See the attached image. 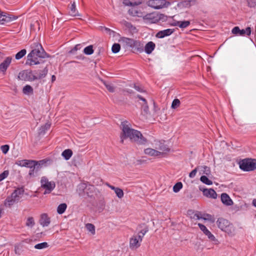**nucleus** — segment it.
Masks as SVG:
<instances>
[{
    "label": "nucleus",
    "instance_id": "obj_54",
    "mask_svg": "<svg viewBox=\"0 0 256 256\" xmlns=\"http://www.w3.org/2000/svg\"><path fill=\"white\" fill-rule=\"evenodd\" d=\"M245 34L244 30H240V32L239 33L240 36H244Z\"/></svg>",
    "mask_w": 256,
    "mask_h": 256
},
{
    "label": "nucleus",
    "instance_id": "obj_24",
    "mask_svg": "<svg viewBox=\"0 0 256 256\" xmlns=\"http://www.w3.org/2000/svg\"><path fill=\"white\" fill-rule=\"evenodd\" d=\"M70 10L69 12V14L71 16H80V14H79V13L76 8V4L74 2L72 4L70 8Z\"/></svg>",
    "mask_w": 256,
    "mask_h": 256
},
{
    "label": "nucleus",
    "instance_id": "obj_4",
    "mask_svg": "<svg viewBox=\"0 0 256 256\" xmlns=\"http://www.w3.org/2000/svg\"><path fill=\"white\" fill-rule=\"evenodd\" d=\"M147 231V230H142L130 238V248L131 249H136L140 246L143 238Z\"/></svg>",
    "mask_w": 256,
    "mask_h": 256
},
{
    "label": "nucleus",
    "instance_id": "obj_29",
    "mask_svg": "<svg viewBox=\"0 0 256 256\" xmlns=\"http://www.w3.org/2000/svg\"><path fill=\"white\" fill-rule=\"evenodd\" d=\"M22 92L26 94H32L33 89L32 87L30 85H26L23 88Z\"/></svg>",
    "mask_w": 256,
    "mask_h": 256
},
{
    "label": "nucleus",
    "instance_id": "obj_50",
    "mask_svg": "<svg viewBox=\"0 0 256 256\" xmlns=\"http://www.w3.org/2000/svg\"><path fill=\"white\" fill-rule=\"evenodd\" d=\"M245 34H246L248 36H250L251 34V29L250 27L247 28L246 30H244Z\"/></svg>",
    "mask_w": 256,
    "mask_h": 256
},
{
    "label": "nucleus",
    "instance_id": "obj_15",
    "mask_svg": "<svg viewBox=\"0 0 256 256\" xmlns=\"http://www.w3.org/2000/svg\"><path fill=\"white\" fill-rule=\"evenodd\" d=\"M39 222L43 227L48 226L50 223V218L46 214H42Z\"/></svg>",
    "mask_w": 256,
    "mask_h": 256
},
{
    "label": "nucleus",
    "instance_id": "obj_55",
    "mask_svg": "<svg viewBox=\"0 0 256 256\" xmlns=\"http://www.w3.org/2000/svg\"><path fill=\"white\" fill-rule=\"evenodd\" d=\"M124 92H128V93H129V94H132V90L128 89V88H126L124 90Z\"/></svg>",
    "mask_w": 256,
    "mask_h": 256
},
{
    "label": "nucleus",
    "instance_id": "obj_44",
    "mask_svg": "<svg viewBox=\"0 0 256 256\" xmlns=\"http://www.w3.org/2000/svg\"><path fill=\"white\" fill-rule=\"evenodd\" d=\"M9 146L8 145H3L1 146L0 150L4 154H6L9 150Z\"/></svg>",
    "mask_w": 256,
    "mask_h": 256
},
{
    "label": "nucleus",
    "instance_id": "obj_14",
    "mask_svg": "<svg viewBox=\"0 0 256 256\" xmlns=\"http://www.w3.org/2000/svg\"><path fill=\"white\" fill-rule=\"evenodd\" d=\"M198 226L200 230L206 236H208L210 240L214 242L218 241L217 239L216 238L214 235L211 233V232L206 228L204 225L199 223L198 224Z\"/></svg>",
    "mask_w": 256,
    "mask_h": 256
},
{
    "label": "nucleus",
    "instance_id": "obj_35",
    "mask_svg": "<svg viewBox=\"0 0 256 256\" xmlns=\"http://www.w3.org/2000/svg\"><path fill=\"white\" fill-rule=\"evenodd\" d=\"M200 181L207 185H211L212 184V182L211 180H209L207 176H202L200 178Z\"/></svg>",
    "mask_w": 256,
    "mask_h": 256
},
{
    "label": "nucleus",
    "instance_id": "obj_40",
    "mask_svg": "<svg viewBox=\"0 0 256 256\" xmlns=\"http://www.w3.org/2000/svg\"><path fill=\"white\" fill-rule=\"evenodd\" d=\"M180 100L178 98H176L172 102V106H171L172 108L175 109L176 108L180 106Z\"/></svg>",
    "mask_w": 256,
    "mask_h": 256
},
{
    "label": "nucleus",
    "instance_id": "obj_62",
    "mask_svg": "<svg viewBox=\"0 0 256 256\" xmlns=\"http://www.w3.org/2000/svg\"><path fill=\"white\" fill-rule=\"evenodd\" d=\"M196 217L198 218V219H200V218L199 217V216H198V215L196 216Z\"/></svg>",
    "mask_w": 256,
    "mask_h": 256
},
{
    "label": "nucleus",
    "instance_id": "obj_49",
    "mask_svg": "<svg viewBox=\"0 0 256 256\" xmlns=\"http://www.w3.org/2000/svg\"><path fill=\"white\" fill-rule=\"evenodd\" d=\"M204 220H208L212 222H214V218L210 214H207L206 218H204Z\"/></svg>",
    "mask_w": 256,
    "mask_h": 256
},
{
    "label": "nucleus",
    "instance_id": "obj_17",
    "mask_svg": "<svg viewBox=\"0 0 256 256\" xmlns=\"http://www.w3.org/2000/svg\"><path fill=\"white\" fill-rule=\"evenodd\" d=\"M48 70L46 68L42 70H39L34 72L35 80H40L42 78H44L47 74Z\"/></svg>",
    "mask_w": 256,
    "mask_h": 256
},
{
    "label": "nucleus",
    "instance_id": "obj_46",
    "mask_svg": "<svg viewBox=\"0 0 256 256\" xmlns=\"http://www.w3.org/2000/svg\"><path fill=\"white\" fill-rule=\"evenodd\" d=\"M198 170V167L196 168L194 170H193L189 174V177L190 178H194L197 172V170Z\"/></svg>",
    "mask_w": 256,
    "mask_h": 256
},
{
    "label": "nucleus",
    "instance_id": "obj_9",
    "mask_svg": "<svg viewBox=\"0 0 256 256\" xmlns=\"http://www.w3.org/2000/svg\"><path fill=\"white\" fill-rule=\"evenodd\" d=\"M18 18L17 16L2 12L0 10V24H5L16 20Z\"/></svg>",
    "mask_w": 256,
    "mask_h": 256
},
{
    "label": "nucleus",
    "instance_id": "obj_53",
    "mask_svg": "<svg viewBox=\"0 0 256 256\" xmlns=\"http://www.w3.org/2000/svg\"><path fill=\"white\" fill-rule=\"evenodd\" d=\"M138 98L139 99H140V100H142V101L144 102V104H146V100L145 98H143L142 97V96H140V95H138Z\"/></svg>",
    "mask_w": 256,
    "mask_h": 256
},
{
    "label": "nucleus",
    "instance_id": "obj_5",
    "mask_svg": "<svg viewBox=\"0 0 256 256\" xmlns=\"http://www.w3.org/2000/svg\"><path fill=\"white\" fill-rule=\"evenodd\" d=\"M121 42L126 46L138 51L142 50L143 48V44L140 41L134 39L124 37L122 38Z\"/></svg>",
    "mask_w": 256,
    "mask_h": 256
},
{
    "label": "nucleus",
    "instance_id": "obj_16",
    "mask_svg": "<svg viewBox=\"0 0 256 256\" xmlns=\"http://www.w3.org/2000/svg\"><path fill=\"white\" fill-rule=\"evenodd\" d=\"M220 199L222 204L226 206H231L234 204L232 200L226 193L222 194Z\"/></svg>",
    "mask_w": 256,
    "mask_h": 256
},
{
    "label": "nucleus",
    "instance_id": "obj_6",
    "mask_svg": "<svg viewBox=\"0 0 256 256\" xmlns=\"http://www.w3.org/2000/svg\"><path fill=\"white\" fill-rule=\"evenodd\" d=\"M240 168L244 171H252L256 169V160L248 158L242 160Z\"/></svg>",
    "mask_w": 256,
    "mask_h": 256
},
{
    "label": "nucleus",
    "instance_id": "obj_22",
    "mask_svg": "<svg viewBox=\"0 0 256 256\" xmlns=\"http://www.w3.org/2000/svg\"><path fill=\"white\" fill-rule=\"evenodd\" d=\"M190 24V22L188 20L186 21H176L173 24L174 26H178L181 28H185L188 26Z\"/></svg>",
    "mask_w": 256,
    "mask_h": 256
},
{
    "label": "nucleus",
    "instance_id": "obj_21",
    "mask_svg": "<svg viewBox=\"0 0 256 256\" xmlns=\"http://www.w3.org/2000/svg\"><path fill=\"white\" fill-rule=\"evenodd\" d=\"M144 152L146 154L152 156H160V152L156 150V148H147L144 150Z\"/></svg>",
    "mask_w": 256,
    "mask_h": 256
},
{
    "label": "nucleus",
    "instance_id": "obj_19",
    "mask_svg": "<svg viewBox=\"0 0 256 256\" xmlns=\"http://www.w3.org/2000/svg\"><path fill=\"white\" fill-rule=\"evenodd\" d=\"M202 192L204 195L208 198L215 199L217 197L216 192L212 188L204 189Z\"/></svg>",
    "mask_w": 256,
    "mask_h": 256
},
{
    "label": "nucleus",
    "instance_id": "obj_48",
    "mask_svg": "<svg viewBox=\"0 0 256 256\" xmlns=\"http://www.w3.org/2000/svg\"><path fill=\"white\" fill-rule=\"evenodd\" d=\"M106 185L108 186V188H111L112 190H114V192L119 188L115 187L113 186L110 185V184L106 182Z\"/></svg>",
    "mask_w": 256,
    "mask_h": 256
},
{
    "label": "nucleus",
    "instance_id": "obj_13",
    "mask_svg": "<svg viewBox=\"0 0 256 256\" xmlns=\"http://www.w3.org/2000/svg\"><path fill=\"white\" fill-rule=\"evenodd\" d=\"M12 58L10 56L6 57L5 60L0 64V74L5 75L8 68L9 67Z\"/></svg>",
    "mask_w": 256,
    "mask_h": 256
},
{
    "label": "nucleus",
    "instance_id": "obj_31",
    "mask_svg": "<svg viewBox=\"0 0 256 256\" xmlns=\"http://www.w3.org/2000/svg\"><path fill=\"white\" fill-rule=\"evenodd\" d=\"M86 228L88 232H91L92 234H95V226L94 224L89 223L87 224L86 225Z\"/></svg>",
    "mask_w": 256,
    "mask_h": 256
},
{
    "label": "nucleus",
    "instance_id": "obj_27",
    "mask_svg": "<svg viewBox=\"0 0 256 256\" xmlns=\"http://www.w3.org/2000/svg\"><path fill=\"white\" fill-rule=\"evenodd\" d=\"M72 155V152L70 149L65 150L62 154V156L66 160H68Z\"/></svg>",
    "mask_w": 256,
    "mask_h": 256
},
{
    "label": "nucleus",
    "instance_id": "obj_34",
    "mask_svg": "<svg viewBox=\"0 0 256 256\" xmlns=\"http://www.w3.org/2000/svg\"><path fill=\"white\" fill-rule=\"evenodd\" d=\"M103 84L110 92H114L115 88L112 84L106 82L104 81H103Z\"/></svg>",
    "mask_w": 256,
    "mask_h": 256
},
{
    "label": "nucleus",
    "instance_id": "obj_33",
    "mask_svg": "<svg viewBox=\"0 0 256 256\" xmlns=\"http://www.w3.org/2000/svg\"><path fill=\"white\" fill-rule=\"evenodd\" d=\"M146 20H148L154 22L155 20H158L157 16H155L154 14H149L146 15L144 17Z\"/></svg>",
    "mask_w": 256,
    "mask_h": 256
},
{
    "label": "nucleus",
    "instance_id": "obj_10",
    "mask_svg": "<svg viewBox=\"0 0 256 256\" xmlns=\"http://www.w3.org/2000/svg\"><path fill=\"white\" fill-rule=\"evenodd\" d=\"M154 148L160 152V156L166 154L170 150V148L162 141H156Z\"/></svg>",
    "mask_w": 256,
    "mask_h": 256
},
{
    "label": "nucleus",
    "instance_id": "obj_42",
    "mask_svg": "<svg viewBox=\"0 0 256 256\" xmlns=\"http://www.w3.org/2000/svg\"><path fill=\"white\" fill-rule=\"evenodd\" d=\"M116 196L119 198H122L124 196V192L122 189L119 188L115 192Z\"/></svg>",
    "mask_w": 256,
    "mask_h": 256
},
{
    "label": "nucleus",
    "instance_id": "obj_59",
    "mask_svg": "<svg viewBox=\"0 0 256 256\" xmlns=\"http://www.w3.org/2000/svg\"><path fill=\"white\" fill-rule=\"evenodd\" d=\"M104 30L107 31V32H110V30L108 28H104Z\"/></svg>",
    "mask_w": 256,
    "mask_h": 256
},
{
    "label": "nucleus",
    "instance_id": "obj_41",
    "mask_svg": "<svg viewBox=\"0 0 256 256\" xmlns=\"http://www.w3.org/2000/svg\"><path fill=\"white\" fill-rule=\"evenodd\" d=\"M128 14L132 16H138V12L135 8H132L128 10Z\"/></svg>",
    "mask_w": 256,
    "mask_h": 256
},
{
    "label": "nucleus",
    "instance_id": "obj_20",
    "mask_svg": "<svg viewBox=\"0 0 256 256\" xmlns=\"http://www.w3.org/2000/svg\"><path fill=\"white\" fill-rule=\"evenodd\" d=\"M24 192V190L23 188H18L16 189L10 196H12V198H14L16 202H18Z\"/></svg>",
    "mask_w": 256,
    "mask_h": 256
},
{
    "label": "nucleus",
    "instance_id": "obj_2",
    "mask_svg": "<svg viewBox=\"0 0 256 256\" xmlns=\"http://www.w3.org/2000/svg\"><path fill=\"white\" fill-rule=\"evenodd\" d=\"M31 52L27 56L26 64L30 66L39 64L38 58H44L46 53L42 45L38 42H34L30 44Z\"/></svg>",
    "mask_w": 256,
    "mask_h": 256
},
{
    "label": "nucleus",
    "instance_id": "obj_8",
    "mask_svg": "<svg viewBox=\"0 0 256 256\" xmlns=\"http://www.w3.org/2000/svg\"><path fill=\"white\" fill-rule=\"evenodd\" d=\"M18 78L19 80L24 81L35 80L34 72L30 70H26L20 72Z\"/></svg>",
    "mask_w": 256,
    "mask_h": 256
},
{
    "label": "nucleus",
    "instance_id": "obj_57",
    "mask_svg": "<svg viewBox=\"0 0 256 256\" xmlns=\"http://www.w3.org/2000/svg\"><path fill=\"white\" fill-rule=\"evenodd\" d=\"M56 80V77L55 76L52 75V82H54V81Z\"/></svg>",
    "mask_w": 256,
    "mask_h": 256
},
{
    "label": "nucleus",
    "instance_id": "obj_30",
    "mask_svg": "<svg viewBox=\"0 0 256 256\" xmlns=\"http://www.w3.org/2000/svg\"><path fill=\"white\" fill-rule=\"evenodd\" d=\"M84 52L87 55H90L94 53L93 46L92 45L86 46L84 50Z\"/></svg>",
    "mask_w": 256,
    "mask_h": 256
},
{
    "label": "nucleus",
    "instance_id": "obj_18",
    "mask_svg": "<svg viewBox=\"0 0 256 256\" xmlns=\"http://www.w3.org/2000/svg\"><path fill=\"white\" fill-rule=\"evenodd\" d=\"M174 32V30L172 29L168 28L163 30H160L156 34V37L158 38H163L165 36H168L172 34Z\"/></svg>",
    "mask_w": 256,
    "mask_h": 256
},
{
    "label": "nucleus",
    "instance_id": "obj_26",
    "mask_svg": "<svg viewBox=\"0 0 256 256\" xmlns=\"http://www.w3.org/2000/svg\"><path fill=\"white\" fill-rule=\"evenodd\" d=\"M198 170L200 171V174L206 175H209L210 174V168L206 166H198Z\"/></svg>",
    "mask_w": 256,
    "mask_h": 256
},
{
    "label": "nucleus",
    "instance_id": "obj_39",
    "mask_svg": "<svg viewBox=\"0 0 256 256\" xmlns=\"http://www.w3.org/2000/svg\"><path fill=\"white\" fill-rule=\"evenodd\" d=\"M120 44H117V43H115L112 45V52L116 54L120 51Z\"/></svg>",
    "mask_w": 256,
    "mask_h": 256
},
{
    "label": "nucleus",
    "instance_id": "obj_23",
    "mask_svg": "<svg viewBox=\"0 0 256 256\" xmlns=\"http://www.w3.org/2000/svg\"><path fill=\"white\" fill-rule=\"evenodd\" d=\"M156 47L155 44L152 42H148L145 46L144 50L147 54H150Z\"/></svg>",
    "mask_w": 256,
    "mask_h": 256
},
{
    "label": "nucleus",
    "instance_id": "obj_47",
    "mask_svg": "<svg viewBox=\"0 0 256 256\" xmlns=\"http://www.w3.org/2000/svg\"><path fill=\"white\" fill-rule=\"evenodd\" d=\"M240 32V29L238 26L234 27L232 30V32L233 34L236 35L239 34Z\"/></svg>",
    "mask_w": 256,
    "mask_h": 256
},
{
    "label": "nucleus",
    "instance_id": "obj_28",
    "mask_svg": "<svg viewBox=\"0 0 256 256\" xmlns=\"http://www.w3.org/2000/svg\"><path fill=\"white\" fill-rule=\"evenodd\" d=\"M67 208L66 204L63 203L60 204L57 208V212L59 214H62L64 212Z\"/></svg>",
    "mask_w": 256,
    "mask_h": 256
},
{
    "label": "nucleus",
    "instance_id": "obj_61",
    "mask_svg": "<svg viewBox=\"0 0 256 256\" xmlns=\"http://www.w3.org/2000/svg\"><path fill=\"white\" fill-rule=\"evenodd\" d=\"M148 106L146 104V106L144 107V110H148Z\"/></svg>",
    "mask_w": 256,
    "mask_h": 256
},
{
    "label": "nucleus",
    "instance_id": "obj_32",
    "mask_svg": "<svg viewBox=\"0 0 256 256\" xmlns=\"http://www.w3.org/2000/svg\"><path fill=\"white\" fill-rule=\"evenodd\" d=\"M48 246V244L46 242H43L36 244L34 247L36 249L40 250L47 248Z\"/></svg>",
    "mask_w": 256,
    "mask_h": 256
},
{
    "label": "nucleus",
    "instance_id": "obj_51",
    "mask_svg": "<svg viewBox=\"0 0 256 256\" xmlns=\"http://www.w3.org/2000/svg\"><path fill=\"white\" fill-rule=\"evenodd\" d=\"M36 167L37 166L38 164L39 166L40 165H42L44 164H45V162L44 160H40V161H36Z\"/></svg>",
    "mask_w": 256,
    "mask_h": 256
},
{
    "label": "nucleus",
    "instance_id": "obj_45",
    "mask_svg": "<svg viewBox=\"0 0 256 256\" xmlns=\"http://www.w3.org/2000/svg\"><path fill=\"white\" fill-rule=\"evenodd\" d=\"M191 2H192V4H194L195 1L194 0H185L182 2V4L184 6L188 7V6H190Z\"/></svg>",
    "mask_w": 256,
    "mask_h": 256
},
{
    "label": "nucleus",
    "instance_id": "obj_25",
    "mask_svg": "<svg viewBox=\"0 0 256 256\" xmlns=\"http://www.w3.org/2000/svg\"><path fill=\"white\" fill-rule=\"evenodd\" d=\"M16 200L14 198H12V196H8L6 200H4V204L6 206L10 207L11 206H12Z\"/></svg>",
    "mask_w": 256,
    "mask_h": 256
},
{
    "label": "nucleus",
    "instance_id": "obj_52",
    "mask_svg": "<svg viewBox=\"0 0 256 256\" xmlns=\"http://www.w3.org/2000/svg\"><path fill=\"white\" fill-rule=\"evenodd\" d=\"M30 170L29 172V175L30 176L34 175V167H32V168H30Z\"/></svg>",
    "mask_w": 256,
    "mask_h": 256
},
{
    "label": "nucleus",
    "instance_id": "obj_60",
    "mask_svg": "<svg viewBox=\"0 0 256 256\" xmlns=\"http://www.w3.org/2000/svg\"><path fill=\"white\" fill-rule=\"evenodd\" d=\"M134 88H135L136 90H138V91L140 90V88H138V86H134Z\"/></svg>",
    "mask_w": 256,
    "mask_h": 256
},
{
    "label": "nucleus",
    "instance_id": "obj_37",
    "mask_svg": "<svg viewBox=\"0 0 256 256\" xmlns=\"http://www.w3.org/2000/svg\"><path fill=\"white\" fill-rule=\"evenodd\" d=\"M182 188V184L181 182L176 183L173 186V191L174 192H178Z\"/></svg>",
    "mask_w": 256,
    "mask_h": 256
},
{
    "label": "nucleus",
    "instance_id": "obj_36",
    "mask_svg": "<svg viewBox=\"0 0 256 256\" xmlns=\"http://www.w3.org/2000/svg\"><path fill=\"white\" fill-rule=\"evenodd\" d=\"M35 224L34 220L32 217H28L26 223L27 226L32 228Z\"/></svg>",
    "mask_w": 256,
    "mask_h": 256
},
{
    "label": "nucleus",
    "instance_id": "obj_38",
    "mask_svg": "<svg viewBox=\"0 0 256 256\" xmlns=\"http://www.w3.org/2000/svg\"><path fill=\"white\" fill-rule=\"evenodd\" d=\"M26 53L25 49L22 50L16 54V59L20 60L22 58Z\"/></svg>",
    "mask_w": 256,
    "mask_h": 256
},
{
    "label": "nucleus",
    "instance_id": "obj_7",
    "mask_svg": "<svg viewBox=\"0 0 256 256\" xmlns=\"http://www.w3.org/2000/svg\"><path fill=\"white\" fill-rule=\"evenodd\" d=\"M41 187L44 189V194H46L50 193L56 186L55 182L49 181L46 176H42L40 180Z\"/></svg>",
    "mask_w": 256,
    "mask_h": 256
},
{
    "label": "nucleus",
    "instance_id": "obj_11",
    "mask_svg": "<svg viewBox=\"0 0 256 256\" xmlns=\"http://www.w3.org/2000/svg\"><path fill=\"white\" fill-rule=\"evenodd\" d=\"M36 160H19L16 162V164L18 166L28 167L30 168H32V167L36 168Z\"/></svg>",
    "mask_w": 256,
    "mask_h": 256
},
{
    "label": "nucleus",
    "instance_id": "obj_12",
    "mask_svg": "<svg viewBox=\"0 0 256 256\" xmlns=\"http://www.w3.org/2000/svg\"><path fill=\"white\" fill-rule=\"evenodd\" d=\"M166 2L164 0H150L148 2V6L155 9H160L164 8Z\"/></svg>",
    "mask_w": 256,
    "mask_h": 256
},
{
    "label": "nucleus",
    "instance_id": "obj_58",
    "mask_svg": "<svg viewBox=\"0 0 256 256\" xmlns=\"http://www.w3.org/2000/svg\"><path fill=\"white\" fill-rule=\"evenodd\" d=\"M252 205L256 207V199H254L252 200Z\"/></svg>",
    "mask_w": 256,
    "mask_h": 256
},
{
    "label": "nucleus",
    "instance_id": "obj_56",
    "mask_svg": "<svg viewBox=\"0 0 256 256\" xmlns=\"http://www.w3.org/2000/svg\"><path fill=\"white\" fill-rule=\"evenodd\" d=\"M80 46V45L78 44L76 45L74 48L72 49V50H77L78 48V47Z\"/></svg>",
    "mask_w": 256,
    "mask_h": 256
},
{
    "label": "nucleus",
    "instance_id": "obj_1",
    "mask_svg": "<svg viewBox=\"0 0 256 256\" xmlns=\"http://www.w3.org/2000/svg\"><path fill=\"white\" fill-rule=\"evenodd\" d=\"M122 132L120 135V141L122 143L125 139L129 138L131 142L138 144H145L147 142L146 139L144 137L142 133L132 128L130 124L126 121L121 123Z\"/></svg>",
    "mask_w": 256,
    "mask_h": 256
},
{
    "label": "nucleus",
    "instance_id": "obj_43",
    "mask_svg": "<svg viewBox=\"0 0 256 256\" xmlns=\"http://www.w3.org/2000/svg\"><path fill=\"white\" fill-rule=\"evenodd\" d=\"M9 174L8 170H5L0 174V182L6 178Z\"/></svg>",
    "mask_w": 256,
    "mask_h": 256
},
{
    "label": "nucleus",
    "instance_id": "obj_3",
    "mask_svg": "<svg viewBox=\"0 0 256 256\" xmlns=\"http://www.w3.org/2000/svg\"><path fill=\"white\" fill-rule=\"evenodd\" d=\"M216 224L219 228L227 233L228 235L234 236L235 234V228L228 220L222 218H218Z\"/></svg>",
    "mask_w": 256,
    "mask_h": 256
}]
</instances>
